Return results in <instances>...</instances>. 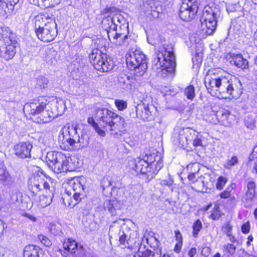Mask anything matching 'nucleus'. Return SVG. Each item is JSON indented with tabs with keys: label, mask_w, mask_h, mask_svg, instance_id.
<instances>
[{
	"label": "nucleus",
	"mask_w": 257,
	"mask_h": 257,
	"mask_svg": "<svg viewBox=\"0 0 257 257\" xmlns=\"http://www.w3.org/2000/svg\"><path fill=\"white\" fill-rule=\"evenodd\" d=\"M246 187L247 189L245 193V199L248 202H250L254 197L255 188V183L251 181H249L247 183Z\"/></svg>",
	"instance_id": "26"
},
{
	"label": "nucleus",
	"mask_w": 257,
	"mask_h": 257,
	"mask_svg": "<svg viewBox=\"0 0 257 257\" xmlns=\"http://www.w3.org/2000/svg\"><path fill=\"white\" fill-rule=\"evenodd\" d=\"M187 170L191 173L198 174L200 166L198 163H194L189 164L187 166Z\"/></svg>",
	"instance_id": "48"
},
{
	"label": "nucleus",
	"mask_w": 257,
	"mask_h": 257,
	"mask_svg": "<svg viewBox=\"0 0 257 257\" xmlns=\"http://www.w3.org/2000/svg\"><path fill=\"white\" fill-rule=\"evenodd\" d=\"M112 21L118 22L119 28L123 29V33H118L115 31H107V35L109 39L112 38L114 41L116 40L117 45H121L123 44L125 40L127 39L128 31L127 30L128 24L126 22L125 19L120 14H115L113 16Z\"/></svg>",
	"instance_id": "10"
},
{
	"label": "nucleus",
	"mask_w": 257,
	"mask_h": 257,
	"mask_svg": "<svg viewBox=\"0 0 257 257\" xmlns=\"http://www.w3.org/2000/svg\"><path fill=\"white\" fill-rule=\"evenodd\" d=\"M220 15L219 7L214 3H210L204 7L200 21L202 26L205 25L207 35L213 34L216 30L217 20Z\"/></svg>",
	"instance_id": "9"
},
{
	"label": "nucleus",
	"mask_w": 257,
	"mask_h": 257,
	"mask_svg": "<svg viewBox=\"0 0 257 257\" xmlns=\"http://www.w3.org/2000/svg\"><path fill=\"white\" fill-rule=\"evenodd\" d=\"M127 67L134 71V74L138 77L143 75L148 68L146 55L140 49L129 51L126 57Z\"/></svg>",
	"instance_id": "8"
},
{
	"label": "nucleus",
	"mask_w": 257,
	"mask_h": 257,
	"mask_svg": "<svg viewBox=\"0 0 257 257\" xmlns=\"http://www.w3.org/2000/svg\"><path fill=\"white\" fill-rule=\"evenodd\" d=\"M149 257H161V250H157L156 252H152L150 250Z\"/></svg>",
	"instance_id": "63"
},
{
	"label": "nucleus",
	"mask_w": 257,
	"mask_h": 257,
	"mask_svg": "<svg viewBox=\"0 0 257 257\" xmlns=\"http://www.w3.org/2000/svg\"><path fill=\"white\" fill-rule=\"evenodd\" d=\"M115 104L118 109L119 110H123L126 108L127 106L126 103L123 100H115Z\"/></svg>",
	"instance_id": "53"
},
{
	"label": "nucleus",
	"mask_w": 257,
	"mask_h": 257,
	"mask_svg": "<svg viewBox=\"0 0 257 257\" xmlns=\"http://www.w3.org/2000/svg\"><path fill=\"white\" fill-rule=\"evenodd\" d=\"M113 16L107 17L106 19H104L102 23L104 24L107 23L109 25L107 31H115L117 32V28H119V24L118 22H113L112 21Z\"/></svg>",
	"instance_id": "30"
},
{
	"label": "nucleus",
	"mask_w": 257,
	"mask_h": 257,
	"mask_svg": "<svg viewBox=\"0 0 257 257\" xmlns=\"http://www.w3.org/2000/svg\"><path fill=\"white\" fill-rule=\"evenodd\" d=\"M211 252V249L208 246L203 247L201 250V254L204 256H208Z\"/></svg>",
	"instance_id": "59"
},
{
	"label": "nucleus",
	"mask_w": 257,
	"mask_h": 257,
	"mask_svg": "<svg viewBox=\"0 0 257 257\" xmlns=\"http://www.w3.org/2000/svg\"><path fill=\"white\" fill-rule=\"evenodd\" d=\"M63 246L65 251L75 257H83L85 251L81 246H78L77 243L71 239H68L63 242Z\"/></svg>",
	"instance_id": "13"
},
{
	"label": "nucleus",
	"mask_w": 257,
	"mask_h": 257,
	"mask_svg": "<svg viewBox=\"0 0 257 257\" xmlns=\"http://www.w3.org/2000/svg\"><path fill=\"white\" fill-rule=\"evenodd\" d=\"M49 107V101L46 97L40 96L27 103L24 106V111L36 117L45 108Z\"/></svg>",
	"instance_id": "11"
},
{
	"label": "nucleus",
	"mask_w": 257,
	"mask_h": 257,
	"mask_svg": "<svg viewBox=\"0 0 257 257\" xmlns=\"http://www.w3.org/2000/svg\"><path fill=\"white\" fill-rule=\"evenodd\" d=\"M10 199L13 203H16L21 201V193L16 189H11Z\"/></svg>",
	"instance_id": "34"
},
{
	"label": "nucleus",
	"mask_w": 257,
	"mask_h": 257,
	"mask_svg": "<svg viewBox=\"0 0 257 257\" xmlns=\"http://www.w3.org/2000/svg\"><path fill=\"white\" fill-rule=\"evenodd\" d=\"M249 163L253 165L252 172L257 174V159L253 161H251Z\"/></svg>",
	"instance_id": "64"
},
{
	"label": "nucleus",
	"mask_w": 257,
	"mask_h": 257,
	"mask_svg": "<svg viewBox=\"0 0 257 257\" xmlns=\"http://www.w3.org/2000/svg\"><path fill=\"white\" fill-rule=\"evenodd\" d=\"M176 64L174 52L164 48L157 54L153 61V69L163 78H172Z\"/></svg>",
	"instance_id": "2"
},
{
	"label": "nucleus",
	"mask_w": 257,
	"mask_h": 257,
	"mask_svg": "<svg viewBox=\"0 0 257 257\" xmlns=\"http://www.w3.org/2000/svg\"><path fill=\"white\" fill-rule=\"evenodd\" d=\"M192 188L198 192H204L207 191L206 187L205 186L204 183L202 178H201L192 185Z\"/></svg>",
	"instance_id": "31"
},
{
	"label": "nucleus",
	"mask_w": 257,
	"mask_h": 257,
	"mask_svg": "<svg viewBox=\"0 0 257 257\" xmlns=\"http://www.w3.org/2000/svg\"><path fill=\"white\" fill-rule=\"evenodd\" d=\"M9 3L6 1H0V15L4 16L8 13H10L9 10H12L9 8Z\"/></svg>",
	"instance_id": "37"
},
{
	"label": "nucleus",
	"mask_w": 257,
	"mask_h": 257,
	"mask_svg": "<svg viewBox=\"0 0 257 257\" xmlns=\"http://www.w3.org/2000/svg\"><path fill=\"white\" fill-rule=\"evenodd\" d=\"M184 94L188 99L192 100L195 96L194 87L191 85H189L185 89Z\"/></svg>",
	"instance_id": "40"
},
{
	"label": "nucleus",
	"mask_w": 257,
	"mask_h": 257,
	"mask_svg": "<svg viewBox=\"0 0 257 257\" xmlns=\"http://www.w3.org/2000/svg\"><path fill=\"white\" fill-rule=\"evenodd\" d=\"M62 154H63L61 153L58 152H48L46 157V162L49 167L50 168L52 165H53L54 163L56 162L57 160L61 161Z\"/></svg>",
	"instance_id": "23"
},
{
	"label": "nucleus",
	"mask_w": 257,
	"mask_h": 257,
	"mask_svg": "<svg viewBox=\"0 0 257 257\" xmlns=\"http://www.w3.org/2000/svg\"><path fill=\"white\" fill-rule=\"evenodd\" d=\"M68 188L66 190L68 196L73 194L72 192L76 191L78 187H81L82 185L79 181L77 180H75L74 179L70 180L68 183Z\"/></svg>",
	"instance_id": "29"
},
{
	"label": "nucleus",
	"mask_w": 257,
	"mask_h": 257,
	"mask_svg": "<svg viewBox=\"0 0 257 257\" xmlns=\"http://www.w3.org/2000/svg\"><path fill=\"white\" fill-rule=\"evenodd\" d=\"M35 33L38 38L41 41L47 43L52 41L55 38L57 30V24L54 19L48 16L47 13H41L35 17Z\"/></svg>",
	"instance_id": "4"
},
{
	"label": "nucleus",
	"mask_w": 257,
	"mask_h": 257,
	"mask_svg": "<svg viewBox=\"0 0 257 257\" xmlns=\"http://www.w3.org/2000/svg\"><path fill=\"white\" fill-rule=\"evenodd\" d=\"M250 224L248 222L242 224L241 226V231L243 233L246 234L249 232Z\"/></svg>",
	"instance_id": "58"
},
{
	"label": "nucleus",
	"mask_w": 257,
	"mask_h": 257,
	"mask_svg": "<svg viewBox=\"0 0 257 257\" xmlns=\"http://www.w3.org/2000/svg\"><path fill=\"white\" fill-rule=\"evenodd\" d=\"M54 104L56 116L63 114L67 109L66 101L61 98H56Z\"/></svg>",
	"instance_id": "24"
},
{
	"label": "nucleus",
	"mask_w": 257,
	"mask_h": 257,
	"mask_svg": "<svg viewBox=\"0 0 257 257\" xmlns=\"http://www.w3.org/2000/svg\"><path fill=\"white\" fill-rule=\"evenodd\" d=\"M174 139L177 140L175 144H178L181 147H184L188 144V139L185 136L184 132H180L179 134H175L173 137Z\"/></svg>",
	"instance_id": "27"
},
{
	"label": "nucleus",
	"mask_w": 257,
	"mask_h": 257,
	"mask_svg": "<svg viewBox=\"0 0 257 257\" xmlns=\"http://www.w3.org/2000/svg\"><path fill=\"white\" fill-rule=\"evenodd\" d=\"M234 187L235 185L234 184H232L230 186L227 187L225 190L220 194V197L223 199L229 197L230 196V193L234 189Z\"/></svg>",
	"instance_id": "47"
},
{
	"label": "nucleus",
	"mask_w": 257,
	"mask_h": 257,
	"mask_svg": "<svg viewBox=\"0 0 257 257\" xmlns=\"http://www.w3.org/2000/svg\"><path fill=\"white\" fill-rule=\"evenodd\" d=\"M146 161H147L150 165L154 167L156 172H159L163 167V160L160 154L158 155L156 153L150 154L147 157V159Z\"/></svg>",
	"instance_id": "20"
},
{
	"label": "nucleus",
	"mask_w": 257,
	"mask_h": 257,
	"mask_svg": "<svg viewBox=\"0 0 257 257\" xmlns=\"http://www.w3.org/2000/svg\"><path fill=\"white\" fill-rule=\"evenodd\" d=\"M121 203L116 199L107 200L104 203V208L107 210L112 215H115L117 210L121 207Z\"/></svg>",
	"instance_id": "21"
},
{
	"label": "nucleus",
	"mask_w": 257,
	"mask_h": 257,
	"mask_svg": "<svg viewBox=\"0 0 257 257\" xmlns=\"http://www.w3.org/2000/svg\"><path fill=\"white\" fill-rule=\"evenodd\" d=\"M227 179L223 176H220L217 180L216 187L218 190H221L227 182Z\"/></svg>",
	"instance_id": "46"
},
{
	"label": "nucleus",
	"mask_w": 257,
	"mask_h": 257,
	"mask_svg": "<svg viewBox=\"0 0 257 257\" xmlns=\"http://www.w3.org/2000/svg\"><path fill=\"white\" fill-rule=\"evenodd\" d=\"M17 39L8 27L0 26V55L6 60L15 56Z\"/></svg>",
	"instance_id": "7"
},
{
	"label": "nucleus",
	"mask_w": 257,
	"mask_h": 257,
	"mask_svg": "<svg viewBox=\"0 0 257 257\" xmlns=\"http://www.w3.org/2000/svg\"><path fill=\"white\" fill-rule=\"evenodd\" d=\"M97 117L100 127L106 131L109 130L111 135H121L125 131L124 119L113 112L102 109L97 112Z\"/></svg>",
	"instance_id": "3"
},
{
	"label": "nucleus",
	"mask_w": 257,
	"mask_h": 257,
	"mask_svg": "<svg viewBox=\"0 0 257 257\" xmlns=\"http://www.w3.org/2000/svg\"><path fill=\"white\" fill-rule=\"evenodd\" d=\"M135 170L138 173H141L143 174H146L148 177H153L157 174L158 172H156V169L146 160H140L136 163Z\"/></svg>",
	"instance_id": "15"
},
{
	"label": "nucleus",
	"mask_w": 257,
	"mask_h": 257,
	"mask_svg": "<svg viewBox=\"0 0 257 257\" xmlns=\"http://www.w3.org/2000/svg\"><path fill=\"white\" fill-rule=\"evenodd\" d=\"M202 228V225L201 221L199 219L195 221L193 225V236L194 237L198 236L199 232L201 230Z\"/></svg>",
	"instance_id": "41"
},
{
	"label": "nucleus",
	"mask_w": 257,
	"mask_h": 257,
	"mask_svg": "<svg viewBox=\"0 0 257 257\" xmlns=\"http://www.w3.org/2000/svg\"><path fill=\"white\" fill-rule=\"evenodd\" d=\"M198 10V8L191 7L185 5H180L179 15L182 20L189 21L195 18Z\"/></svg>",
	"instance_id": "16"
},
{
	"label": "nucleus",
	"mask_w": 257,
	"mask_h": 257,
	"mask_svg": "<svg viewBox=\"0 0 257 257\" xmlns=\"http://www.w3.org/2000/svg\"><path fill=\"white\" fill-rule=\"evenodd\" d=\"M48 83V79L43 76H40L37 80V85L41 89H44L47 87Z\"/></svg>",
	"instance_id": "44"
},
{
	"label": "nucleus",
	"mask_w": 257,
	"mask_h": 257,
	"mask_svg": "<svg viewBox=\"0 0 257 257\" xmlns=\"http://www.w3.org/2000/svg\"><path fill=\"white\" fill-rule=\"evenodd\" d=\"M39 238L41 242L46 246H50L51 245L52 243L50 239L43 235L39 236Z\"/></svg>",
	"instance_id": "54"
},
{
	"label": "nucleus",
	"mask_w": 257,
	"mask_h": 257,
	"mask_svg": "<svg viewBox=\"0 0 257 257\" xmlns=\"http://www.w3.org/2000/svg\"><path fill=\"white\" fill-rule=\"evenodd\" d=\"M135 111L136 112V116L142 119L144 121H149L148 117V114H146V112L144 110L143 104H139L135 107Z\"/></svg>",
	"instance_id": "28"
},
{
	"label": "nucleus",
	"mask_w": 257,
	"mask_h": 257,
	"mask_svg": "<svg viewBox=\"0 0 257 257\" xmlns=\"http://www.w3.org/2000/svg\"><path fill=\"white\" fill-rule=\"evenodd\" d=\"M201 177H199L198 174L191 173H190V174L188 176V178L190 181H191L193 184L197 180L201 178Z\"/></svg>",
	"instance_id": "55"
},
{
	"label": "nucleus",
	"mask_w": 257,
	"mask_h": 257,
	"mask_svg": "<svg viewBox=\"0 0 257 257\" xmlns=\"http://www.w3.org/2000/svg\"><path fill=\"white\" fill-rule=\"evenodd\" d=\"M56 117V109L50 111L45 108L36 117H33L34 121L38 123H46L52 121Z\"/></svg>",
	"instance_id": "17"
},
{
	"label": "nucleus",
	"mask_w": 257,
	"mask_h": 257,
	"mask_svg": "<svg viewBox=\"0 0 257 257\" xmlns=\"http://www.w3.org/2000/svg\"><path fill=\"white\" fill-rule=\"evenodd\" d=\"M223 71L219 68L209 70L206 74L204 83L211 95H217L220 98L237 99L242 94V86L240 81L229 75L224 76Z\"/></svg>",
	"instance_id": "1"
},
{
	"label": "nucleus",
	"mask_w": 257,
	"mask_h": 257,
	"mask_svg": "<svg viewBox=\"0 0 257 257\" xmlns=\"http://www.w3.org/2000/svg\"><path fill=\"white\" fill-rule=\"evenodd\" d=\"M106 41L104 39H98L95 44L97 48L92 50L89 58L90 63L94 68L99 71L107 72L111 70L114 66L113 61L107 55L102 53L100 49L105 47Z\"/></svg>",
	"instance_id": "6"
},
{
	"label": "nucleus",
	"mask_w": 257,
	"mask_h": 257,
	"mask_svg": "<svg viewBox=\"0 0 257 257\" xmlns=\"http://www.w3.org/2000/svg\"><path fill=\"white\" fill-rule=\"evenodd\" d=\"M175 237L177 242H183V237L180 231L177 229L175 230Z\"/></svg>",
	"instance_id": "60"
},
{
	"label": "nucleus",
	"mask_w": 257,
	"mask_h": 257,
	"mask_svg": "<svg viewBox=\"0 0 257 257\" xmlns=\"http://www.w3.org/2000/svg\"><path fill=\"white\" fill-rule=\"evenodd\" d=\"M150 254V250L147 249L142 251L140 248L138 252L134 255V257H149Z\"/></svg>",
	"instance_id": "51"
},
{
	"label": "nucleus",
	"mask_w": 257,
	"mask_h": 257,
	"mask_svg": "<svg viewBox=\"0 0 257 257\" xmlns=\"http://www.w3.org/2000/svg\"><path fill=\"white\" fill-rule=\"evenodd\" d=\"M173 183V180L171 178L161 180L160 184L162 186H171Z\"/></svg>",
	"instance_id": "57"
},
{
	"label": "nucleus",
	"mask_w": 257,
	"mask_h": 257,
	"mask_svg": "<svg viewBox=\"0 0 257 257\" xmlns=\"http://www.w3.org/2000/svg\"><path fill=\"white\" fill-rule=\"evenodd\" d=\"M231 63L241 69H247L248 67V61L244 58L241 54H233Z\"/></svg>",
	"instance_id": "22"
},
{
	"label": "nucleus",
	"mask_w": 257,
	"mask_h": 257,
	"mask_svg": "<svg viewBox=\"0 0 257 257\" xmlns=\"http://www.w3.org/2000/svg\"><path fill=\"white\" fill-rule=\"evenodd\" d=\"M88 123L94 127L96 132L100 136L103 137L105 135V130L101 129L100 126L98 123L95 122L93 117H89L87 119Z\"/></svg>",
	"instance_id": "32"
},
{
	"label": "nucleus",
	"mask_w": 257,
	"mask_h": 257,
	"mask_svg": "<svg viewBox=\"0 0 257 257\" xmlns=\"http://www.w3.org/2000/svg\"><path fill=\"white\" fill-rule=\"evenodd\" d=\"M61 158V161L57 160L50 167L51 169L55 173H59L69 170L68 167L69 159L63 154Z\"/></svg>",
	"instance_id": "18"
},
{
	"label": "nucleus",
	"mask_w": 257,
	"mask_h": 257,
	"mask_svg": "<svg viewBox=\"0 0 257 257\" xmlns=\"http://www.w3.org/2000/svg\"><path fill=\"white\" fill-rule=\"evenodd\" d=\"M84 187L83 185H81V187H78L76 191H73V196L74 199L76 201H78L80 200L81 199V196H84L83 194V193L84 192Z\"/></svg>",
	"instance_id": "42"
},
{
	"label": "nucleus",
	"mask_w": 257,
	"mask_h": 257,
	"mask_svg": "<svg viewBox=\"0 0 257 257\" xmlns=\"http://www.w3.org/2000/svg\"><path fill=\"white\" fill-rule=\"evenodd\" d=\"M100 185L103 190L110 188L111 186H113L111 177L109 175H106L103 177L100 180Z\"/></svg>",
	"instance_id": "33"
},
{
	"label": "nucleus",
	"mask_w": 257,
	"mask_h": 257,
	"mask_svg": "<svg viewBox=\"0 0 257 257\" xmlns=\"http://www.w3.org/2000/svg\"><path fill=\"white\" fill-rule=\"evenodd\" d=\"M189 6L191 7L198 8L199 2L198 0H181L180 5Z\"/></svg>",
	"instance_id": "45"
},
{
	"label": "nucleus",
	"mask_w": 257,
	"mask_h": 257,
	"mask_svg": "<svg viewBox=\"0 0 257 257\" xmlns=\"http://www.w3.org/2000/svg\"><path fill=\"white\" fill-rule=\"evenodd\" d=\"M229 115V113L226 110L219 111L216 113L217 117L222 123H225V121L227 120Z\"/></svg>",
	"instance_id": "43"
},
{
	"label": "nucleus",
	"mask_w": 257,
	"mask_h": 257,
	"mask_svg": "<svg viewBox=\"0 0 257 257\" xmlns=\"http://www.w3.org/2000/svg\"><path fill=\"white\" fill-rule=\"evenodd\" d=\"M183 242H177L176 243L174 250L176 253H179L181 251V248L182 247Z\"/></svg>",
	"instance_id": "62"
},
{
	"label": "nucleus",
	"mask_w": 257,
	"mask_h": 257,
	"mask_svg": "<svg viewBox=\"0 0 257 257\" xmlns=\"http://www.w3.org/2000/svg\"><path fill=\"white\" fill-rule=\"evenodd\" d=\"M119 241L120 244L123 245L122 247H132L134 243L136 242V238H128L127 235L122 231L119 233Z\"/></svg>",
	"instance_id": "25"
},
{
	"label": "nucleus",
	"mask_w": 257,
	"mask_h": 257,
	"mask_svg": "<svg viewBox=\"0 0 257 257\" xmlns=\"http://www.w3.org/2000/svg\"><path fill=\"white\" fill-rule=\"evenodd\" d=\"M15 180V178L11 176L8 173L5 177H3L1 181L3 183L4 186L11 188L14 186Z\"/></svg>",
	"instance_id": "36"
},
{
	"label": "nucleus",
	"mask_w": 257,
	"mask_h": 257,
	"mask_svg": "<svg viewBox=\"0 0 257 257\" xmlns=\"http://www.w3.org/2000/svg\"><path fill=\"white\" fill-rule=\"evenodd\" d=\"M8 173L4 166L0 164V180L1 181L3 177H5Z\"/></svg>",
	"instance_id": "56"
},
{
	"label": "nucleus",
	"mask_w": 257,
	"mask_h": 257,
	"mask_svg": "<svg viewBox=\"0 0 257 257\" xmlns=\"http://www.w3.org/2000/svg\"><path fill=\"white\" fill-rule=\"evenodd\" d=\"M159 3L154 0H146L143 2L141 10L145 16L152 20L159 17Z\"/></svg>",
	"instance_id": "12"
},
{
	"label": "nucleus",
	"mask_w": 257,
	"mask_h": 257,
	"mask_svg": "<svg viewBox=\"0 0 257 257\" xmlns=\"http://www.w3.org/2000/svg\"><path fill=\"white\" fill-rule=\"evenodd\" d=\"M189 133L191 135L193 134L195 136L194 139L192 137V140H193V145L195 147L200 146L202 145V141L200 139L198 138L197 135H196V132L194 130H189Z\"/></svg>",
	"instance_id": "50"
},
{
	"label": "nucleus",
	"mask_w": 257,
	"mask_h": 257,
	"mask_svg": "<svg viewBox=\"0 0 257 257\" xmlns=\"http://www.w3.org/2000/svg\"><path fill=\"white\" fill-rule=\"evenodd\" d=\"M58 141L60 147L66 151H75L85 145L83 138L80 137L78 130L73 126L62 128Z\"/></svg>",
	"instance_id": "5"
},
{
	"label": "nucleus",
	"mask_w": 257,
	"mask_h": 257,
	"mask_svg": "<svg viewBox=\"0 0 257 257\" xmlns=\"http://www.w3.org/2000/svg\"><path fill=\"white\" fill-rule=\"evenodd\" d=\"M41 183H34L33 185H32V189L33 193L37 192V191H39L41 189Z\"/></svg>",
	"instance_id": "61"
},
{
	"label": "nucleus",
	"mask_w": 257,
	"mask_h": 257,
	"mask_svg": "<svg viewBox=\"0 0 257 257\" xmlns=\"http://www.w3.org/2000/svg\"><path fill=\"white\" fill-rule=\"evenodd\" d=\"M52 202L51 195H42L40 197L39 205L41 207H45L49 205Z\"/></svg>",
	"instance_id": "35"
},
{
	"label": "nucleus",
	"mask_w": 257,
	"mask_h": 257,
	"mask_svg": "<svg viewBox=\"0 0 257 257\" xmlns=\"http://www.w3.org/2000/svg\"><path fill=\"white\" fill-rule=\"evenodd\" d=\"M255 122L254 117L251 115H248L244 121L245 126L251 130L255 127Z\"/></svg>",
	"instance_id": "39"
},
{
	"label": "nucleus",
	"mask_w": 257,
	"mask_h": 257,
	"mask_svg": "<svg viewBox=\"0 0 257 257\" xmlns=\"http://www.w3.org/2000/svg\"><path fill=\"white\" fill-rule=\"evenodd\" d=\"M238 161L237 157L236 156H233L227 161L224 167L227 169H229L232 166L236 165L238 163Z\"/></svg>",
	"instance_id": "49"
},
{
	"label": "nucleus",
	"mask_w": 257,
	"mask_h": 257,
	"mask_svg": "<svg viewBox=\"0 0 257 257\" xmlns=\"http://www.w3.org/2000/svg\"><path fill=\"white\" fill-rule=\"evenodd\" d=\"M222 231L226 235L232 233V226L230 224L229 222L224 223L222 228Z\"/></svg>",
	"instance_id": "52"
},
{
	"label": "nucleus",
	"mask_w": 257,
	"mask_h": 257,
	"mask_svg": "<svg viewBox=\"0 0 257 257\" xmlns=\"http://www.w3.org/2000/svg\"><path fill=\"white\" fill-rule=\"evenodd\" d=\"M43 251L38 246L29 244L25 247L23 251L24 257H43Z\"/></svg>",
	"instance_id": "19"
},
{
	"label": "nucleus",
	"mask_w": 257,
	"mask_h": 257,
	"mask_svg": "<svg viewBox=\"0 0 257 257\" xmlns=\"http://www.w3.org/2000/svg\"><path fill=\"white\" fill-rule=\"evenodd\" d=\"M223 251L227 255H233L236 251V247L232 243H227L223 246Z\"/></svg>",
	"instance_id": "38"
},
{
	"label": "nucleus",
	"mask_w": 257,
	"mask_h": 257,
	"mask_svg": "<svg viewBox=\"0 0 257 257\" xmlns=\"http://www.w3.org/2000/svg\"><path fill=\"white\" fill-rule=\"evenodd\" d=\"M32 147V145L28 142H21L14 146V153L22 159L30 158Z\"/></svg>",
	"instance_id": "14"
}]
</instances>
